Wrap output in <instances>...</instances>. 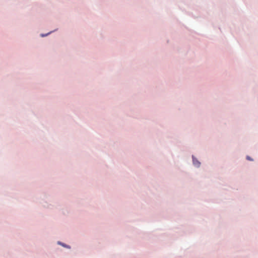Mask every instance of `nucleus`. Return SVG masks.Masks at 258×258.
Masks as SVG:
<instances>
[{
  "instance_id": "nucleus-1",
  "label": "nucleus",
  "mask_w": 258,
  "mask_h": 258,
  "mask_svg": "<svg viewBox=\"0 0 258 258\" xmlns=\"http://www.w3.org/2000/svg\"><path fill=\"white\" fill-rule=\"evenodd\" d=\"M193 162L195 165L197 166H199L200 165V163L196 159H193Z\"/></svg>"
},
{
  "instance_id": "nucleus-3",
  "label": "nucleus",
  "mask_w": 258,
  "mask_h": 258,
  "mask_svg": "<svg viewBox=\"0 0 258 258\" xmlns=\"http://www.w3.org/2000/svg\"><path fill=\"white\" fill-rule=\"evenodd\" d=\"M247 159L248 160H251V159H250V158L249 157H248V156H247Z\"/></svg>"
},
{
  "instance_id": "nucleus-2",
  "label": "nucleus",
  "mask_w": 258,
  "mask_h": 258,
  "mask_svg": "<svg viewBox=\"0 0 258 258\" xmlns=\"http://www.w3.org/2000/svg\"><path fill=\"white\" fill-rule=\"evenodd\" d=\"M58 243H59V244H61V245H62V246H66L64 244H61V243L60 242H58Z\"/></svg>"
},
{
  "instance_id": "nucleus-4",
  "label": "nucleus",
  "mask_w": 258,
  "mask_h": 258,
  "mask_svg": "<svg viewBox=\"0 0 258 258\" xmlns=\"http://www.w3.org/2000/svg\"><path fill=\"white\" fill-rule=\"evenodd\" d=\"M47 35H42V36H46Z\"/></svg>"
}]
</instances>
